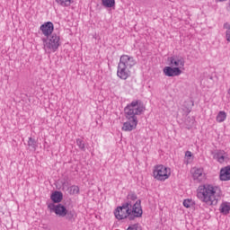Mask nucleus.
Segmentation results:
<instances>
[{
  "mask_svg": "<svg viewBox=\"0 0 230 230\" xmlns=\"http://www.w3.org/2000/svg\"><path fill=\"white\" fill-rule=\"evenodd\" d=\"M172 177V169L164 164H157L153 168V178L160 182H164Z\"/></svg>",
  "mask_w": 230,
  "mask_h": 230,
  "instance_id": "nucleus-4",
  "label": "nucleus"
},
{
  "mask_svg": "<svg viewBox=\"0 0 230 230\" xmlns=\"http://www.w3.org/2000/svg\"><path fill=\"white\" fill-rule=\"evenodd\" d=\"M104 8H114L116 6V0H101Z\"/></svg>",
  "mask_w": 230,
  "mask_h": 230,
  "instance_id": "nucleus-18",
  "label": "nucleus"
},
{
  "mask_svg": "<svg viewBox=\"0 0 230 230\" xmlns=\"http://www.w3.org/2000/svg\"><path fill=\"white\" fill-rule=\"evenodd\" d=\"M28 146H35V139H33L31 137H29Z\"/></svg>",
  "mask_w": 230,
  "mask_h": 230,
  "instance_id": "nucleus-25",
  "label": "nucleus"
},
{
  "mask_svg": "<svg viewBox=\"0 0 230 230\" xmlns=\"http://www.w3.org/2000/svg\"><path fill=\"white\" fill-rule=\"evenodd\" d=\"M127 230H141V226H139V225H133L129 226Z\"/></svg>",
  "mask_w": 230,
  "mask_h": 230,
  "instance_id": "nucleus-24",
  "label": "nucleus"
},
{
  "mask_svg": "<svg viewBox=\"0 0 230 230\" xmlns=\"http://www.w3.org/2000/svg\"><path fill=\"white\" fill-rule=\"evenodd\" d=\"M40 30L45 37H49V35L53 33V30H55V26L53 25V22H47L40 27Z\"/></svg>",
  "mask_w": 230,
  "mask_h": 230,
  "instance_id": "nucleus-11",
  "label": "nucleus"
},
{
  "mask_svg": "<svg viewBox=\"0 0 230 230\" xmlns=\"http://www.w3.org/2000/svg\"><path fill=\"white\" fill-rule=\"evenodd\" d=\"M226 118H227V113H226V111H219L216 119L217 123H222L226 121Z\"/></svg>",
  "mask_w": 230,
  "mask_h": 230,
  "instance_id": "nucleus-19",
  "label": "nucleus"
},
{
  "mask_svg": "<svg viewBox=\"0 0 230 230\" xmlns=\"http://www.w3.org/2000/svg\"><path fill=\"white\" fill-rule=\"evenodd\" d=\"M191 173L194 181H202V177H204V170L200 168H192Z\"/></svg>",
  "mask_w": 230,
  "mask_h": 230,
  "instance_id": "nucleus-14",
  "label": "nucleus"
},
{
  "mask_svg": "<svg viewBox=\"0 0 230 230\" xmlns=\"http://www.w3.org/2000/svg\"><path fill=\"white\" fill-rule=\"evenodd\" d=\"M56 3L60 4V6H70L73 0H56Z\"/></svg>",
  "mask_w": 230,
  "mask_h": 230,
  "instance_id": "nucleus-20",
  "label": "nucleus"
},
{
  "mask_svg": "<svg viewBox=\"0 0 230 230\" xmlns=\"http://www.w3.org/2000/svg\"><path fill=\"white\" fill-rule=\"evenodd\" d=\"M132 200H137V196L134 193L128 194V202L118 207L114 210V217L117 220H125V218H128L130 220V209L132 208L133 204Z\"/></svg>",
  "mask_w": 230,
  "mask_h": 230,
  "instance_id": "nucleus-3",
  "label": "nucleus"
},
{
  "mask_svg": "<svg viewBox=\"0 0 230 230\" xmlns=\"http://www.w3.org/2000/svg\"><path fill=\"white\" fill-rule=\"evenodd\" d=\"M76 145H77V146H79V148H80L81 150H84V148H85V144H84V140H82V139H80V138H78V139L76 140Z\"/></svg>",
  "mask_w": 230,
  "mask_h": 230,
  "instance_id": "nucleus-23",
  "label": "nucleus"
},
{
  "mask_svg": "<svg viewBox=\"0 0 230 230\" xmlns=\"http://www.w3.org/2000/svg\"><path fill=\"white\" fill-rule=\"evenodd\" d=\"M220 181H230V166H226L220 171Z\"/></svg>",
  "mask_w": 230,
  "mask_h": 230,
  "instance_id": "nucleus-15",
  "label": "nucleus"
},
{
  "mask_svg": "<svg viewBox=\"0 0 230 230\" xmlns=\"http://www.w3.org/2000/svg\"><path fill=\"white\" fill-rule=\"evenodd\" d=\"M50 199L52 202H54L55 204H58L62 202V199H64V194H62V192L60 191L56 190L51 194Z\"/></svg>",
  "mask_w": 230,
  "mask_h": 230,
  "instance_id": "nucleus-16",
  "label": "nucleus"
},
{
  "mask_svg": "<svg viewBox=\"0 0 230 230\" xmlns=\"http://www.w3.org/2000/svg\"><path fill=\"white\" fill-rule=\"evenodd\" d=\"M170 66L164 68V75L165 76H181L182 71H184V66L186 61L184 58L181 56H172L167 58Z\"/></svg>",
  "mask_w": 230,
  "mask_h": 230,
  "instance_id": "nucleus-2",
  "label": "nucleus"
},
{
  "mask_svg": "<svg viewBox=\"0 0 230 230\" xmlns=\"http://www.w3.org/2000/svg\"><path fill=\"white\" fill-rule=\"evenodd\" d=\"M133 202L131 208H129L130 220L134 218H139L143 217V208L141 207V199L131 200Z\"/></svg>",
  "mask_w": 230,
  "mask_h": 230,
  "instance_id": "nucleus-7",
  "label": "nucleus"
},
{
  "mask_svg": "<svg viewBox=\"0 0 230 230\" xmlns=\"http://www.w3.org/2000/svg\"><path fill=\"white\" fill-rule=\"evenodd\" d=\"M226 40L230 42V30L226 31Z\"/></svg>",
  "mask_w": 230,
  "mask_h": 230,
  "instance_id": "nucleus-27",
  "label": "nucleus"
},
{
  "mask_svg": "<svg viewBox=\"0 0 230 230\" xmlns=\"http://www.w3.org/2000/svg\"><path fill=\"white\" fill-rule=\"evenodd\" d=\"M48 208L50 211H54L58 217H64L66 215H67V208L62 204L55 205L50 203L49 204Z\"/></svg>",
  "mask_w": 230,
  "mask_h": 230,
  "instance_id": "nucleus-10",
  "label": "nucleus"
},
{
  "mask_svg": "<svg viewBox=\"0 0 230 230\" xmlns=\"http://www.w3.org/2000/svg\"><path fill=\"white\" fill-rule=\"evenodd\" d=\"M214 159L217 161V163H220L221 164L226 163V161H229V156H227V153L224 150H218L214 155Z\"/></svg>",
  "mask_w": 230,
  "mask_h": 230,
  "instance_id": "nucleus-13",
  "label": "nucleus"
},
{
  "mask_svg": "<svg viewBox=\"0 0 230 230\" xmlns=\"http://www.w3.org/2000/svg\"><path fill=\"white\" fill-rule=\"evenodd\" d=\"M72 190H73V193H78L80 191V189L78 188V186H73Z\"/></svg>",
  "mask_w": 230,
  "mask_h": 230,
  "instance_id": "nucleus-26",
  "label": "nucleus"
},
{
  "mask_svg": "<svg viewBox=\"0 0 230 230\" xmlns=\"http://www.w3.org/2000/svg\"><path fill=\"white\" fill-rule=\"evenodd\" d=\"M145 111V105L141 101H133L125 108L126 116H129L131 118H137L139 114Z\"/></svg>",
  "mask_w": 230,
  "mask_h": 230,
  "instance_id": "nucleus-6",
  "label": "nucleus"
},
{
  "mask_svg": "<svg viewBox=\"0 0 230 230\" xmlns=\"http://www.w3.org/2000/svg\"><path fill=\"white\" fill-rule=\"evenodd\" d=\"M137 62L134 57L128 55H122L119 58V66L121 67H127L128 69H132L136 66Z\"/></svg>",
  "mask_w": 230,
  "mask_h": 230,
  "instance_id": "nucleus-9",
  "label": "nucleus"
},
{
  "mask_svg": "<svg viewBox=\"0 0 230 230\" xmlns=\"http://www.w3.org/2000/svg\"><path fill=\"white\" fill-rule=\"evenodd\" d=\"M217 3H224V2H226V1H227V0H215Z\"/></svg>",
  "mask_w": 230,
  "mask_h": 230,
  "instance_id": "nucleus-28",
  "label": "nucleus"
},
{
  "mask_svg": "<svg viewBox=\"0 0 230 230\" xmlns=\"http://www.w3.org/2000/svg\"><path fill=\"white\" fill-rule=\"evenodd\" d=\"M127 121L124 122L122 130L124 132H132V130H136L137 128V117H130L128 115H126Z\"/></svg>",
  "mask_w": 230,
  "mask_h": 230,
  "instance_id": "nucleus-8",
  "label": "nucleus"
},
{
  "mask_svg": "<svg viewBox=\"0 0 230 230\" xmlns=\"http://www.w3.org/2000/svg\"><path fill=\"white\" fill-rule=\"evenodd\" d=\"M43 46L45 51L48 53H55L57 49L60 47V37L57 34H52L51 36H48L47 39H43Z\"/></svg>",
  "mask_w": 230,
  "mask_h": 230,
  "instance_id": "nucleus-5",
  "label": "nucleus"
},
{
  "mask_svg": "<svg viewBox=\"0 0 230 230\" xmlns=\"http://www.w3.org/2000/svg\"><path fill=\"white\" fill-rule=\"evenodd\" d=\"M185 159L187 161V164H189V163H191V161H193V153H191L190 151H187L185 153Z\"/></svg>",
  "mask_w": 230,
  "mask_h": 230,
  "instance_id": "nucleus-21",
  "label": "nucleus"
},
{
  "mask_svg": "<svg viewBox=\"0 0 230 230\" xmlns=\"http://www.w3.org/2000/svg\"><path fill=\"white\" fill-rule=\"evenodd\" d=\"M183 206H184V208H190L193 207V200H191V199H185L183 201Z\"/></svg>",
  "mask_w": 230,
  "mask_h": 230,
  "instance_id": "nucleus-22",
  "label": "nucleus"
},
{
  "mask_svg": "<svg viewBox=\"0 0 230 230\" xmlns=\"http://www.w3.org/2000/svg\"><path fill=\"white\" fill-rule=\"evenodd\" d=\"M220 195H222L220 187L212 184L200 185L197 190V199L207 206H217Z\"/></svg>",
  "mask_w": 230,
  "mask_h": 230,
  "instance_id": "nucleus-1",
  "label": "nucleus"
},
{
  "mask_svg": "<svg viewBox=\"0 0 230 230\" xmlns=\"http://www.w3.org/2000/svg\"><path fill=\"white\" fill-rule=\"evenodd\" d=\"M130 69L131 68H127L119 65L117 70V76H119V78H120L121 80H127V78H129L130 75H132Z\"/></svg>",
  "mask_w": 230,
  "mask_h": 230,
  "instance_id": "nucleus-12",
  "label": "nucleus"
},
{
  "mask_svg": "<svg viewBox=\"0 0 230 230\" xmlns=\"http://www.w3.org/2000/svg\"><path fill=\"white\" fill-rule=\"evenodd\" d=\"M219 213H221L222 215H229L230 202L223 201L219 206Z\"/></svg>",
  "mask_w": 230,
  "mask_h": 230,
  "instance_id": "nucleus-17",
  "label": "nucleus"
}]
</instances>
